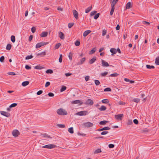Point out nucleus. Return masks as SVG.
I'll return each mask as SVG.
<instances>
[{"label": "nucleus", "mask_w": 159, "mask_h": 159, "mask_svg": "<svg viewBox=\"0 0 159 159\" xmlns=\"http://www.w3.org/2000/svg\"><path fill=\"white\" fill-rule=\"evenodd\" d=\"M68 57H69V59L70 60H72V53L71 52H70L69 53Z\"/></svg>", "instance_id": "46"}, {"label": "nucleus", "mask_w": 159, "mask_h": 159, "mask_svg": "<svg viewBox=\"0 0 159 159\" xmlns=\"http://www.w3.org/2000/svg\"><path fill=\"white\" fill-rule=\"evenodd\" d=\"M48 43V42H42L37 44L36 45L35 48H38L42 46L46 45Z\"/></svg>", "instance_id": "2"}, {"label": "nucleus", "mask_w": 159, "mask_h": 159, "mask_svg": "<svg viewBox=\"0 0 159 159\" xmlns=\"http://www.w3.org/2000/svg\"><path fill=\"white\" fill-rule=\"evenodd\" d=\"M25 68L27 70H30L31 69V67L28 65H26L25 66Z\"/></svg>", "instance_id": "63"}, {"label": "nucleus", "mask_w": 159, "mask_h": 159, "mask_svg": "<svg viewBox=\"0 0 159 159\" xmlns=\"http://www.w3.org/2000/svg\"><path fill=\"white\" fill-rule=\"evenodd\" d=\"M123 116V114L115 115V118L118 120H121Z\"/></svg>", "instance_id": "7"}, {"label": "nucleus", "mask_w": 159, "mask_h": 159, "mask_svg": "<svg viewBox=\"0 0 159 159\" xmlns=\"http://www.w3.org/2000/svg\"><path fill=\"white\" fill-rule=\"evenodd\" d=\"M110 129V128L108 126H106L104 127L101 129H99L97 130V131H102L103 130H109Z\"/></svg>", "instance_id": "10"}, {"label": "nucleus", "mask_w": 159, "mask_h": 159, "mask_svg": "<svg viewBox=\"0 0 159 159\" xmlns=\"http://www.w3.org/2000/svg\"><path fill=\"white\" fill-rule=\"evenodd\" d=\"M111 7V11H110V14L111 16H112V15L113 13L114 10H115V7Z\"/></svg>", "instance_id": "36"}, {"label": "nucleus", "mask_w": 159, "mask_h": 159, "mask_svg": "<svg viewBox=\"0 0 159 159\" xmlns=\"http://www.w3.org/2000/svg\"><path fill=\"white\" fill-rule=\"evenodd\" d=\"M74 25V23H70L68 24V27L69 28H71Z\"/></svg>", "instance_id": "45"}, {"label": "nucleus", "mask_w": 159, "mask_h": 159, "mask_svg": "<svg viewBox=\"0 0 159 159\" xmlns=\"http://www.w3.org/2000/svg\"><path fill=\"white\" fill-rule=\"evenodd\" d=\"M62 61V54H60L59 59V61L60 63H61Z\"/></svg>", "instance_id": "49"}, {"label": "nucleus", "mask_w": 159, "mask_h": 159, "mask_svg": "<svg viewBox=\"0 0 159 159\" xmlns=\"http://www.w3.org/2000/svg\"><path fill=\"white\" fill-rule=\"evenodd\" d=\"M12 134L14 136L16 137H17L20 134V133L18 130L15 129L13 130Z\"/></svg>", "instance_id": "5"}, {"label": "nucleus", "mask_w": 159, "mask_h": 159, "mask_svg": "<svg viewBox=\"0 0 159 159\" xmlns=\"http://www.w3.org/2000/svg\"><path fill=\"white\" fill-rule=\"evenodd\" d=\"M83 125L85 128H88L92 127L93 126V124L90 122H87L84 123Z\"/></svg>", "instance_id": "4"}, {"label": "nucleus", "mask_w": 159, "mask_h": 159, "mask_svg": "<svg viewBox=\"0 0 159 159\" xmlns=\"http://www.w3.org/2000/svg\"><path fill=\"white\" fill-rule=\"evenodd\" d=\"M118 74L117 73H113L110 75V76L111 77H116L118 75Z\"/></svg>", "instance_id": "52"}, {"label": "nucleus", "mask_w": 159, "mask_h": 159, "mask_svg": "<svg viewBox=\"0 0 159 159\" xmlns=\"http://www.w3.org/2000/svg\"><path fill=\"white\" fill-rule=\"evenodd\" d=\"M96 60V57H94L92 59H90L89 61V63L90 64H93Z\"/></svg>", "instance_id": "15"}, {"label": "nucleus", "mask_w": 159, "mask_h": 159, "mask_svg": "<svg viewBox=\"0 0 159 159\" xmlns=\"http://www.w3.org/2000/svg\"><path fill=\"white\" fill-rule=\"evenodd\" d=\"M133 122L135 124L137 125L138 124L139 122L138 120L136 119H135L133 120Z\"/></svg>", "instance_id": "60"}, {"label": "nucleus", "mask_w": 159, "mask_h": 159, "mask_svg": "<svg viewBox=\"0 0 159 159\" xmlns=\"http://www.w3.org/2000/svg\"><path fill=\"white\" fill-rule=\"evenodd\" d=\"M88 112L87 111H81L78 112L76 113V115L79 116L86 115L87 113Z\"/></svg>", "instance_id": "6"}, {"label": "nucleus", "mask_w": 159, "mask_h": 159, "mask_svg": "<svg viewBox=\"0 0 159 159\" xmlns=\"http://www.w3.org/2000/svg\"><path fill=\"white\" fill-rule=\"evenodd\" d=\"M108 132L107 131H104L101 132V134L102 135H105L107 133H108Z\"/></svg>", "instance_id": "62"}, {"label": "nucleus", "mask_w": 159, "mask_h": 159, "mask_svg": "<svg viewBox=\"0 0 159 159\" xmlns=\"http://www.w3.org/2000/svg\"><path fill=\"white\" fill-rule=\"evenodd\" d=\"M108 74L107 72H105L103 73H101V75L102 77L105 76L106 75Z\"/></svg>", "instance_id": "39"}, {"label": "nucleus", "mask_w": 159, "mask_h": 159, "mask_svg": "<svg viewBox=\"0 0 159 159\" xmlns=\"http://www.w3.org/2000/svg\"><path fill=\"white\" fill-rule=\"evenodd\" d=\"M97 12L96 11H92L90 13V16H93Z\"/></svg>", "instance_id": "61"}, {"label": "nucleus", "mask_w": 159, "mask_h": 159, "mask_svg": "<svg viewBox=\"0 0 159 159\" xmlns=\"http://www.w3.org/2000/svg\"><path fill=\"white\" fill-rule=\"evenodd\" d=\"M29 82L28 81H25L23 82L22 83V85L25 87L27 85L29 84Z\"/></svg>", "instance_id": "22"}, {"label": "nucleus", "mask_w": 159, "mask_h": 159, "mask_svg": "<svg viewBox=\"0 0 159 159\" xmlns=\"http://www.w3.org/2000/svg\"><path fill=\"white\" fill-rule=\"evenodd\" d=\"M86 58L85 57H83L82 58L80 61L78 62L77 63V65H80L83 64L85 61Z\"/></svg>", "instance_id": "11"}, {"label": "nucleus", "mask_w": 159, "mask_h": 159, "mask_svg": "<svg viewBox=\"0 0 159 159\" xmlns=\"http://www.w3.org/2000/svg\"><path fill=\"white\" fill-rule=\"evenodd\" d=\"M15 37L14 35H12L11 37V40L13 43H14L15 41Z\"/></svg>", "instance_id": "38"}, {"label": "nucleus", "mask_w": 159, "mask_h": 159, "mask_svg": "<svg viewBox=\"0 0 159 159\" xmlns=\"http://www.w3.org/2000/svg\"><path fill=\"white\" fill-rule=\"evenodd\" d=\"M99 15L100 14L99 13L96 14L94 16V19L95 20L97 19L99 17Z\"/></svg>", "instance_id": "43"}, {"label": "nucleus", "mask_w": 159, "mask_h": 159, "mask_svg": "<svg viewBox=\"0 0 159 159\" xmlns=\"http://www.w3.org/2000/svg\"><path fill=\"white\" fill-rule=\"evenodd\" d=\"M43 92V91L41 90H40L38 91L37 93V95H40Z\"/></svg>", "instance_id": "58"}, {"label": "nucleus", "mask_w": 159, "mask_h": 159, "mask_svg": "<svg viewBox=\"0 0 159 159\" xmlns=\"http://www.w3.org/2000/svg\"><path fill=\"white\" fill-rule=\"evenodd\" d=\"M46 55V52L45 51H44L41 53H39L37 54L38 56L41 55L42 56H44Z\"/></svg>", "instance_id": "26"}, {"label": "nucleus", "mask_w": 159, "mask_h": 159, "mask_svg": "<svg viewBox=\"0 0 159 159\" xmlns=\"http://www.w3.org/2000/svg\"><path fill=\"white\" fill-rule=\"evenodd\" d=\"M146 67L147 69H154L155 67L153 66H150L149 65H146Z\"/></svg>", "instance_id": "27"}, {"label": "nucleus", "mask_w": 159, "mask_h": 159, "mask_svg": "<svg viewBox=\"0 0 159 159\" xmlns=\"http://www.w3.org/2000/svg\"><path fill=\"white\" fill-rule=\"evenodd\" d=\"M94 82L95 84L96 85H98L100 84V81L98 80H94Z\"/></svg>", "instance_id": "44"}, {"label": "nucleus", "mask_w": 159, "mask_h": 159, "mask_svg": "<svg viewBox=\"0 0 159 159\" xmlns=\"http://www.w3.org/2000/svg\"><path fill=\"white\" fill-rule=\"evenodd\" d=\"M131 3L130 2H128L126 5V9H129L130 8Z\"/></svg>", "instance_id": "31"}, {"label": "nucleus", "mask_w": 159, "mask_h": 159, "mask_svg": "<svg viewBox=\"0 0 159 159\" xmlns=\"http://www.w3.org/2000/svg\"><path fill=\"white\" fill-rule=\"evenodd\" d=\"M111 91V89L109 88H107L104 89L105 92H110Z\"/></svg>", "instance_id": "50"}, {"label": "nucleus", "mask_w": 159, "mask_h": 159, "mask_svg": "<svg viewBox=\"0 0 159 159\" xmlns=\"http://www.w3.org/2000/svg\"><path fill=\"white\" fill-rule=\"evenodd\" d=\"M57 112L58 114L60 115H65L67 114V112L61 108L57 109Z\"/></svg>", "instance_id": "1"}, {"label": "nucleus", "mask_w": 159, "mask_h": 159, "mask_svg": "<svg viewBox=\"0 0 159 159\" xmlns=\"http://www.w3.org/2000/svg\"><path fill=\"white\" fill-rule=\"evenodd\" d=\"M101 152H102V151L101 149L100 148H98L96 150L94 151V154H96L100 153Z\"/></svg>", "instance_id": "30"}, {"label": "nucleus", "mask_w": 159, "mask_h": 159, "mask_svg": "<svg viewBox=\"0 0 159 159\" xmlns=\"http://www.w3.org/2000/svg\"><path fill=\"white\" fill-rule=\"evenodd\" d=\"M93 104V101L90 99H88L86 101L85 104L87 105H92Z\"/></svg>", "instance_id": "8"}, {"label": "nucleus", "mask_w": 159, "mask_h": 159, "mask_svg": "<svg viewBox=\"0 0 159 159\" xmlns=\"http://www.w3.org/2000/svg\"><path fill=\"white\" fill-rule=\"evenodd\" d=\"M66 87L65 86H63L60 89L61 92H63L66 89Z\"/></svg>", "instance_id": "41"}, {"label": "nucleus", "mask_w": 159, "mask_h": 159, "mask_svg": "<svg viewBox=\"0 0 159 159\" xmlns=\"http://www.w3.org/2000/svg\"><path fill=\"white\" fill-rule=\"evenodd\" d=\"M155 63L157 65H159V57H157L155 59Z\"/></svg>", "instance_id": "29"}, {"label": "nucleus", "mask_w": 159, "mask_h": 159, "mask_svg": "<svg viewBox=\"0 0 159 159\" xmlns=\"http://www.w3.org/2000/svg\"><path fill=\"white\" fill-rule=\"evenodd\" d=\"M92 9V6L91 7H89L86 10L85 12L86 13H88Z\"/></svg>", "instance_id": "25"}, {"label": "nucleus", "mask_w": 159, "mask_h": 159, "mask_svg": "<svg viewBox=\"0 0 159 159\" xmlns=\"http://www.w3.org/2000/svg\"><path fill=\"white\" fill-rule=\"evenodd\" d=\"M1 114L6 117H9L10 116V113L4 111H0Z\"/></svg>", "instance_id": "9"}, {"label": "nucleus", "mask_w": 159, "mask_h": 159, "mask_svg": "<svg viewBox=\"0 0 159 159\" xmlns=\"http://www.w3.org/2000/svg\"><path fill=\"white\" fill-rule=\"evenodd\" d=\"M17 105V104L16 103H13L9 107L10 108L15 107Z\"/></svg>", "instance_id": "42"}, {"label": "nucleus", "mask_w": 159, "mask_h": 159, "mask_svg": "<svg viewBox=\"0 0 159 159\" xmlns=\"http://www.w3.org/2000/svg\"><path fill=\"white\" fill-rule=\"evenodd\" d=\"M98 109L100 111H104L106 110L107 108L105 106L102 105L101 106L100 108H99Z\"/></svg>", "instance_id": "21"}, {"label": "nucleus", "mask_w": 159, "mask_h": 159, "mask_svg": "<svg viewBox=\"0 0 159 159\" xmlns=\"http://www.w3.org/2000/svg\"><path fill=\"white\" fill-rule=\"evenodd\" d=\"M108 147L109 148H113L114 147V145L112 144H110L108 145Z\"/></svg>", "instance_id": "64"}, {"label": "nucleus", "mask_w": 159, "mask_h": 159, "mask_svg": "<svg viewBox=\"0 0 159 159\" xmlns=\"http://www.w3.org/2000/svg\"><path fill=\"white\" fill-rule=\"evenodd\" d=\"M57 126L59 128H63L65 127V125L63 124H57Z\"/></svg>", "instance_id": "40"}, {"label": "nucleus", "mask_w": 159, "mask_h": 159, "mask_svg": "<svg viewBox=\"0 0 159 159\" xmlns=\"http://www.w3.org/2000/svg\"><path fill=\"white\" fill-rule=\"evenodd\" d=\"M50 84V83L49 82H47L45 84V87H47Z\"/></svg>", "instance_id": "59"}, {"label": "nucleus", "mask_w": 159, "mask_h": 159, "mask_svg": "<svg viewBox=\"0 0 159 159\" xmlns=\"http://www.w3.org/2000/svg\"><path fill=\"white\" fill-rule=\"evenodd\" d=\"M108 121L104 120L100 121L99 122V124L101 125H105L107 123H108Z\"/></svg>", "instance_id": "23"}, {"label": "nucleus", "mask_w": 159, "mask_h": 159, "mask_svg": "<svg viewBox=\"0 0 159 159\" xmlns=\"http://www.w3.org/2000/svg\"><path fill=\"white\" fill-rule=\"evenodd\" d=\"M4 57L3 56H2L0 57V61L1 62H3L4 60Z\"/></svg>", "instance_id": "55"}, {"label": "nucleus", "mask_w": 159, "mask_h": 159, "mask_svg": "<svg viewBox=\"0 0 159 159\" xmlns=\"http://www.w3.org/2000/svg\"><path fill=\"white\" fill-rule=\"evenodd\" d=\"M68 131L69 133L71 134L74 133L73 128V127H71L69 128L68 129Z\"/></svg>", "instance_id": "28"}, {"label": "nucleus", "mask_w": 159, "mask_h": 159, "mask_svg": "<svg viewBox=\"0 0 159 159\" xmlns=\"http://www.w3.org/2000/svg\"><path fill=\"white\" fill-rule=\"evenodd\" d=\"M110 51L112 54H116L117 52L116 49L113 48L110 49Z\"/></svg>", "instance_id": "19"}, {"label": "nucleus", "mask_w": 159, "mask_h": 159, "mask_svg": "<svg viewBox=\"0 0 159 159\" xmlns=\"http://www.w3.org/2000/svg\"><path fill=\"white\" fill-rule=\"evenodd\" d=\"M91 31L90 30H88L84 31L83 33V35L84 37L86 36L89 34Z\"/></svg>", "instance_id": "17"}, {"label": "nucleus", "mask_w": 159, "mask_h": 159, "mask_svg": "<svg viewBox=\"0 0 159 159\" xmlns=\"http://www.w3.org/2000/svg\"><path fill=\"white\" fill-rule=\"evenodd\" d=\"M46 72L47 74H52L53 71L51 69H48L46 70Z\"/></svg>", "instance_id": "34"}, {"label": "nucleus", "mask_w": 159, "mask_h": 159, "mask_svg": "<svg viewBox=\"0 0 159 159\" xmlns=\"http://www.w3.org/2000/svg\"><path fill=\"white\" fill-rule=\"evenodd\" d=\"M48 33L47 32L43 31L40 34V36L42 37H44L47 36Z\"/></svg>", "instance_id": "18"}, {"label": "nucleus", "mask_w": 159, "mask_h": 159, "mask_svg": "<svg viewBox=\"0 0 159 159\" xmlns=\"http://www.w3.org/2000/svg\"><path fill=\"white\" fill-rule=\"evenodd\" d=\"M117 1L113 0L111 2V7H114L115 5L117 2Z\"/></svg>", "instance_id": "24"}, {"label": "nucleus", "mask_w": 159, "mask_h": 159, "mask_svg": "<svg viewBox=\"0 0 159 159\" xmlns=\"http://www.w3.org/2000/svg\"><path fill=\"white\" fill-rule=\"evenodd\" d=\"M61 44L60 43H58L56 44L55 46V48L56 49L60 47L61 46Z\"/></svg>", "instance_id": "48"}, {"label": "nucleus", "mask_w": 159, "mask_h": 159, "mask_svg": "<svg viewBox=\"0 0 159 159\" xmlns=\"http://www.w3.org/2000/svg\"><path fill=\"white\" fill-rule=\"evenodd\" d=\"M8 74L9 75H16V74L14 72H8Z\"/></svg>", "instance_id": "56"}, {"label": "nucleus", "mask_w": 159, "mask_h": 159, "mask_svg": "<svg viewBox=\"0 0 159 159\" xmlns=\"http://www.w3.org/2000/svg\"><path fill=\"white\" fill-rule=\"evenodd\" d=\"M11 44L10 43H8L7 44L6 48L7 50H9L11 49Z\"/></svg>", "instance_id": "37"}, {"label": "nucleus", "mask_w": 159, "mask_h": 159, "mask_svg": "<svg viewBox=\"0 0 159 159\" xmlns=\"http://www.w3.org/2000/svg\"><path fill=\"white\" fill-rule=\"evenodd\" d=\"M96 50V48H93L89 52V54L90 55L93 54L95 52Z\"/></svg>", "instance_id": "20"}, {"label": "nucleus", "mask_w": 159, "mask_h": 159, "mask_svg": "<svg viewBox=\"0 0 159 159\" xmlns=\"http://www.w3.org/2000/svg\"><path fill=\"white\" fill-rule=\"evenodd\" d=\"M80 41L76 40L75 42V45L76 46H78L80 45Z\"/></svg>", "instance_id": "47"}, {"label": "nucleus", "mask_w": 159, "mask_h": 159, "mask_svg": "<svg viewBox=\"0 0 159 159\" xmlns=\"http://www.w3.org/2000/svg\"><path fill=\"white\" fill-rule=\"evenodd\" d=\"M102 65L103 66H108L109 65L108 63L103 60H102Z\"/></svg>", "instance_id": "12"}, {"label": "nucleus", "mask_w": 159, "mask_h": 159, "mask_svg": "<svg viewBox=\"0 0 159 159\" xmlns=\"http://www.w3.org/2000/svg\"><path fill=\"white\" fill-rule=\"evenodd\" d=\"M73 13L75 18L77 19L78 18V16L77 11L76 10H74L73 11Z\"/></svg>", "instance_id": "14"}, {"label": "nucleus", "mask_w": 159, "mask_h": 159, "mask_svg": "<svg viewBox=\"0 0 159 159\" xmlns=\"http://www.w3.org/2000/svg\"><path fill=\"white\" fill-rule=\"evenodd\" d=\"M133 124L132 121L131 120H128L127 122V124L128 125H129Z\"/></svg>", "instance_id": "33"}, {"label": "nucleus", "mask_w": 159, "mask_h": 159, "mask_svg": "<svg viewBox=\"0 0 159 159\" xmlns=\"http://www.w3.org/2000/svg\"><path fill=\"white\" fill-rule=\"evenodd\" d=\"M36 30V28L35 27H33L31 29V31L32 33H34Z\"/></svg>", "instance_id": "53"}, {"label": "nucleus", "mask_w": 159, "mask_h": 159, "mask_svg": "<svg viewBox=\"0 0 159 159\" xmlns=\"http://www.w3.org/2000/svg\"><path fill=\"white\" fill-rule=\"evenodd\" d=\"M43 68V67H42V66H36L34 67V68L36 69L37 70H40L41 69H42Z\"/></svg>", "instance_id": "32"}, {"label": "nucleus", "mask_w": 159, "mask_h": 159, "mask_svg": "<svg viewBox=\"0 0 159 159\" xmlns=\"http://www.w3.org/2000/svg\"><path fill=\"white\" fill-rule=\"evenodd\" d=\"M133 101L135 102L138 103L140 101V99L139 98H135L134 99Z\"/></svg>", "instance_id": "54"}, {"label": "nucleus", "mask_w": 159, "mask_h": 159, "mask_svg": "<svg viewBox=\"0 0 159 159\" xmlns=\"http://www.w3.org/2000/svg\"><path fill=\"white\" fill-rule=\"evenodd\" d=\"M59 38L61 39H64V34L61 32L59 31L58 32Z\"/></svg>", "instance_id": "16"}, {"label": "nucleus", "mask_w": 159, "mask_h": 159, "mask_svg": "<svg viewBox=\"0 0 159 159\" xmlns=\"http://www.w3.org/2000/svg\"><path fill=\"white\" fill-rule=\"evenodd\" d=\"M56 147V145L54 144H50L45 145L42 147V148L48 149H52Z\"/></svg>", "instance_id": "3"}, {"label": "nucleus", "mask_w": 159, "mask_h": 159, "mask_svg": "<svg viewBox=\"0 0 159 159\" xmlns=\"http://www.w3.org/2000/svg\"><path fill=\"white\" fill-rule=\"evenodd\" d=\"M81 101L80 100H77L75 101H72L71 103L72 104H78L80 103V105H82L83 104V102H82L80 103Z\"/></svg>", "instance_id": "13"}, {"label": "nucleus", "mask_w": 159, "mask_h": 159, "mask_svg": "<svg viewBox=\"0 0 159 159\" xmlns=\"http://www.w3.org/2000/svg\"><path fill=\"white\" fill-rule=\"evenodd\" d=\"M43 137L44 138H50V137L48 135L46 134H44L42 135Z\"/></svg>", "instance_id": "57"}, {"label": "nucleus", "mask_w": 159, "mask_h": 159, "mask_svg": "<svg viewBox=\"0 0 159 159\" xmlns=\"http://www.w3.org/2000/svg\"><path fill=\"white\" fill-rule=\"evenodd\" d=\"M33 57V56L32 55H30L26 57L25 59L26 60H29L30 59L32 58Z\"/></svg>", "instance_id": "51"}, {"label": "nucleus", "mask_w": 159, "mask_h": 159, "mask_svg": "<svg viewBox=\"0 0 159 159\" xmlns=\"http://www.w3.org/2000/svg\"><path fill=\"white\" fill-rule=\"evenodd\" d=\"M102 102L103 103H107L109 102V101L108 99H105L102 100Z\"/></svg>", "instance_id": "35"}]
</instances>
